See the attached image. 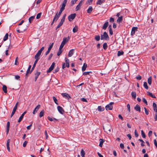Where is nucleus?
I'll use <instances>...</instances> for the list:
<instances>
[{
    "label": "nucleus",
    "instance_id": "nucleus-6",
    "mask_svg": "<svg viewBox=\"0 0 157 157\" xmlns=\"http://www.w3.org/2000/svg\"><path fill=\"white\" fill-rule=\"evenodd\" d=\"M76 16V13H73L69 15L68 17V19L69 21H71L75 18Z\"/></svg>",
    "mask_w": 157,
    "mask_h": 157
},
{
    "label": "nucleus",
    "instance_id": "nucleus-8",
    "mask_svg": "<svg viewBox=\"0 0 157 157\" xmlns=\"http://www.w3.org/2000/svg\"><path fill=\"white\" fill-rule=\"evenodd\" d=\"M41 53L39 52H38L36 55L35 56L34 58L35 59V60L38 61L39 59L40 58V56L41 54Z\"/></svg>",
    "mask_w": 157,
    "mask_h": 157
},
{
    "label": "nucleus",
    "instance_id": "nucleus-47",
    "mask_svg": "<svg viewBox=\"0 0 157 157\" xmlns=\"http://www.w3.org/2000/svg\"><path fill=\"white\" fill-rule=\"evenodd\" d=\"M138 140L139 141L141 142V146H144V141L140 139H139Z\"/></svg>",
    "mask_w": 157,
    "mask_h": 157
},
{
    "label": "nucleus",
    "instance_id": "nucleus-56",
    "mask_svg": "<svg viewBox=\"0 0 157 157\" xmlns=\"http://www.w3.org/2000/svg\"><path fill=\"white\" fill-rule=\"evenodd\" d=\"M142 101H143L145 104L146 105H147V100H146V99L144 98H142Z\"/></svg>",
    "mask_w": 157,
    "mask_h": 157
},
{
    "label": "nucleus",
    "instance_id": "nucleus-43",
    "mask_svg": "<svg viewBox=\"0 0 157 157\" xmlns=\"http://www.w3.org/2000/svg\"><path fill=\"white\" fill-rule=\"evenodd\" d=\"M144 86L146 89H148V87L147 82H144Z\"/></svg>",
    "mask_w": 157,
    "mask_h": 157
},
{
    "label": "nucleus",
    "instance_id": "nucleus-27",
    "mask_svg": "<svg viewBox=\"0 0 157 157\" xmlns=\"http://www.w3.org/2000/svg\"><path fill=\"white\" fill-rule=\"evenodd\" d=\"M93 10V8L92 6H90L87 10V12L88 13H90Z\"/></svg>",
    "mask_w": 157,
    "mask_h": 157
},
{
    "label": "nucleus",
    "instance_id": "nucleus-34",
    "mask_svg": "<svg viewBox=\"0 0 157 157\" xmlns=\"http://www.w3.org/2000/svg\"><path fill=\"white\" fill-rule=\"evenodd\" d=\"M2 89L5 93H7V87L5 85H3V86Z\"/></svg>",
    "mask_w": 157,
    "mask_h": 157
},
{
    "label": "nucleus",
    "instance_id": "nucleus-60",
    "mask_svg": "<svg viewBox=\"0 0 157 157\" xmlns=\"http://www.w3.org/2000/svg\"><path fill=\"white\" fill-rule=\"evenodd\" d=\"M153 106L154 109H155L156 108H157L156 104L155 102H153Z\"/></svg>",
    "mask_w": 157,
    "mask_h": 157
},
{
    "label": "nucleus",
    "instance_id": "nucleus-12",
    "mask_svg": "<svg viewBox=\"0 0 157 157\" xmlns=\"http://www.w3.org/2000/svg\"><path fill=\"white\" fill-rule=\"evenodd\" d=\"M67 0H64L62 2V7L61 8L62 9H65V7L66 6V5L67 4Z\"/></svg>",
    "mask_w": 157,
    "mask_h": 157
},
{
    "label": "nucleus",
    "instance_id": "nucleus-53",
    "mask_svg": "<svg viewBox=\"0 0 157 157\" xmlns=\"http://www.w3.org/2000/svg\"><path fill=\"white\" fill-rule=\"evenodd\" d=\"M59 70V68L58 67H56L55 70L53 71V73H55L58 72Z\"/></svg>",
    "mask_w": 157,
    "mask_h": 157
},
{
    "label": "nucleus",
    "instance_id": "nucleus-30",
    "mask_svg": "<svg viewBox=\"0 0 157 157\" xmlns=\"http://www.w3.org/2000/svg\"><path fill=\"white\" fill-rule=\"evenodd\" d=\"M131 95L132 98L135 99L136 97V94L135 92H132L131 93Z\"/></svg>",
    "mask_w": 157,
    "mask_h": 157
},
{
    "label": "nucleus",
    "instance_id": "nucleus-55",
    "mask_svg": "<svg viewBox=\"0 0 157 157\" xmlns=\"http://www.w3.org/2000/svg\"><path fill=\"white\" fill-rule=\"evenodd\" d=\"M144 110H145V114L147 115H148V114H149V111H148V110H147V109L145 107H144Z\"/></svg>",
    "mask_w": 157,
    "mask_h": 157
},
{
    "label": "nucleus",
    "instance_id": "nucleus-50",
    "mask_svg": "<svg viewBox=\"0 0 157 157\" xmlns=\"http://www.w3.org/2000/svg\"><path fill=\"white\" fill-rule=\"evenodd\" d=\"M53 100L54 101V102H55V103L57 104V105H58V102H57V99L56 98L54 97V96H53Z\"/></svg>",
    "mask_w": 157,
    "mask_h": 157
},
{
    "label": "nucleus",
    "instance_id": "nucleus-18",
    "mask_svg": "<svg viewBox=\"0 0 157 157\" xmlns=\"http://www.w3.org/2000/svg\"><path fill=\"white\" fill-rule=\"evenodd\" d=\"M40 72H37L35 74V81L36 82L38 76L40 75Z\"/></svg>",
    "mask_w": 157,
    "mask_h": 157
},
{
    "label": "nucleus",
    "instance_id": "nucleus-16",
    "mask_svg": "<svg viewBox=\"0 0 157 157\" xmlns=\"http://www.w3.org/2000/svg\"><path fill=\"white\" fill-rule=\"evenodd\" d=\"M64 10V9H63L60 8L59 13H58V12H57L56 14V16H57L59 18L62 12H63Z\"/></svg>",
    "mask_w": 157,
    "mask_h": 157
},
{
    "label": "nucleus",
    "instance_id": "nucleus-46",
    "mask_svg": "<svg viewBox=\"0 0 157 157\" xmlns=\"http://www.w3.org/2000/svg\"><path fill=\"white\" fill-rule=\"evenodd\" d=\"M44 110H42V111H41L39 113L40 117H42L44 116Z\"/></svg>",
    "mask_w": 157,
    "mask_h": 157
},
{
    "label": "nucleus",
    "instance_id": "nucleus-52",
    "mask_svg": "<svg viewBox=\"0 0 157 157\" xmlns=\"http://www.w3.org/2000/svg\"><path fill=\"white\" fill-rule=\"evenodd\" d=\"M141 133L142 137L143 138H145L146 137V135L143 130L141 131Z\"/></svg>",
    "mask_w": 157,
    "mask_h": 157
},
{
    "label": "nucleus",
    "instance_id": "nucleus-45",
    "mask_svg": "<svg viewBox=\"0 0 157 157\" xmlns=\"http://www.w3.org/2000/svg\"><path fill=\"white\" fill-rule=\"evenodd\" d=\"M82 5H80V4H78L77 6H76V8H75V10L76 11H77L78 10L80 9V7Z\"/></svg>",
    "mask_w": 157,
    "mask_h": 157
},
{
    "label": "nucleus",
    "instance_id": "nucleus-21",
    "mask_svg": "<svg viewBox=\"0 0 157 157\" xmlns=\"http://www.w3.org/2000/svg\"><path fill=\"white\" fill-rule=\"evenodd\" d=\"M31 67V65H29V66L28 67V68L27 70V71H26V77H27L28 74L29 73H30V71Z\"/></svg>",
    "mask_w": 157,
    "mask_h": 157
},
{
    "label": "nucleus",
    "instance_id": "nucleus-63",
    "mask_svg": "<svg viewBox=\"0 0 157 157\" xmlns=\"http://www.w3.org/2000/svg\"><path fill=\"white\" fill-rule=\"evenodd\" d=\"M136 78L138 80H140L141 79V77L140 75H138L136 77Z\"/></svg>",
    "mask_w": 157,
    "mask_h": 157
},
{
    "label": "nucleus",
    "instance_id": "nucleus-38",
    "mask_svg": "<svg viewBox=\"0 0 157 157\" xmlns=\"http://www.w3.org/2000/svg\"><path fill=\"white\" fill-rule=\"evenodd\" d=\"M124 52L122 51H118L117 52V56H119L122 55L124 54Z\"/></svg>",
    "mask_w": 157,
    "mask_h": 157
},
{
    "label": "nucleus",
    "instance_id": "nucleus-15",
    "mask_svg": "<svg viewBox=\"0 0 157 157\" xmlns=\"http://www.w3.org/2000/svg\"><path fill=\"white\" fill-rule=\"evenodd\" d=\"M134 109L136 111L140 112L141 108L140 106L139 105H136L134 107Z\"/></svg>",
    "mask_w": 157,
    "mask_h": 157
},
{
    "label": "nucleus",
    "instance_id": "nucleus-61",
    "mask_svg": "<svg viewBox=\"0 0 157 157\" xmlns=\"http://www.w3.org/2000/svg\"><path fill=\"white\" fill-rule=\"evenodd\" d=\"M134 133L136 137H137L138 136V134L136 130H135Z\"/></svg>",
    "mask_w": 157,
    "mask_h": 157
},
{
    "label": "nucleus",
    "instance_id": "nucleus-9",
    "mask_svg": "<svg viewBox=\"0 0 157 157\" xmlns=\"http://www.w3.org/2000/svg\"><path fill=\"white\" fill-rule=\"evenodd\" d=\"M138 27H134L132 28L131 35L133 36L135 33V32L137 31Z\"/></svg>",
    "mask_w": 157,
    "mask_h": 157
},
{
    "label": "nucleus",
    "instance_id": "nucleus-2",
    "mask_svg": "<svg viewBox=\"0 0 157 157\" xmlns=\"http://www.w3.org/2000/svg\"><path fill=\"white\" fill-rule=\"evenodd\" d=\"M66 15V14H64L63 15V17L61 19V20L60 22H59V24L58 25L57 27L56 28V30L57 32H58L59 30V29L58 30V29L59 28H60L62 25L63 22H64Z\"/></svg>",
    "mask_w": 157,
    "mask_h": 157
},
{
    "label": "nucleus",
    "instance_id": "nucleus-26",
    "mask_svg": "<svg viewBox=\"0 0 157 157\" xmlns=\"http://www.w3.org/2000/svg\"><path fill=\"white\" fill-rule=\"evenodd\" d=\"M38 61H36L35 60L34 62V63L33 64V67L31 69V70L30 71V74L31 72L33 71L34 70L36 65V63H37Z\"/></svg>",
    "mask_w": 157,
    "mask_h": 157
},
{
    "label": "nucleus",
    "instance_id": "nucleus-37",
    "mask_svg": "<svg viewBox=\"0 0 157 157\" xmlns=\"http://www.w3.org/2000/svg\"><path fill=\"white\" fill-rule=\"evenodd\" d=\"M8 38V34L7 33L6 34L5 36L4 37L3 40L4 41H5L7 40Z\"/></svg>",
    "mask_w": 157,
    "mask_h": 157
},
{
    "label": "nucleus",
    "instance_id": "nucleus-51",
    "mask_svg": "<svg viewBox=\"0 0 157 157\" xmlns=\"http://www.w3.org/2000/svg\"><path fill=\"white\" fill-rule=\"evenodd\" d=\"M9 49H10V47L9 46L8 47L7 49L6 50V51H5V55L6 56H7L9 55L8 52H9Z\"/></svg>",
    "mask_w": 157,
    "mask_h": 157
},
{
    "label": "nucleus",
    "instance_id": "nucleus-32",
    "mask_svg": "<svg viewBox=\"0 0 157 157\" xmlns=\"http://www.w3.org/2000/svg\"><path fill=\"white\" fill-rule=\"evenodd\" d=\"M62 48H59V50L57 53V55L58 56H60L63 52V50H62Z\"/></svg>",
    "mask_w": 157,
    "mask_h": 157
},
{
    "label": "nucleus",
    "instance_id": "nucleus-35",
    "mask_svg": "<svg viewBox=\"0 0 157 157\" xmlns=\"http://www.w3.org/2000/svg\"><path fill=\"white\" fill-rule=\"evenodd\" d=\"M81 155L82 157H85V152L84 150L82 149L81 151Z\"/></svg>",
    "mask_w": 157,
    "mask_h": 157
},
{
    "label": "nucleus",
    "instance_id": "nucleus-33",
    "mask_svg": "<svg viewBox=\"0 0 157 157\" xmlns=\"http://www.w3.org/2000/svg\"><path fill=\"white\" fill-rule=\"evenodd\" d=\"M98 110L99 111H103L104 110V107H102L101 106H98Z\"/></svg>",
    "mask_w": 157,
    "mask_h": 157
},
{
    "label": "nucleus",
    "instance_id": "nucleus-54",
    "mask_svg": "<svg viewBox=\"0 0 157 157\" xmlns=\"http://www.w3.org/2000/svg\"><path fill=\"white\" fill-rule=\"evenodd\" d=\"M41 14H42L41 13H38L37 15V16L36 17V18L37 19H38L40 18V17Z\"/></svg>",
    "mask_w": 157,
    "mask_h": 157
},
{
    "label": "nucleus",
    "instance_id": "nucleus-36",
    "mask_svg": "<svg viewBox=\"0 0 157 157\" xmlns=\"http://www.w3.org/2000/svg\"><path fill=\"white\" fill-rule=\"evenodd\" d=\"M35 16H31L29 18V20L30 23H31L34 19Z\"/></svg>",
    "mask_w": 157,
    "mask_h": 157
},
{
    "label": "nucleus",
    "instance_id": "nucleus-41",
    "mask_svg": "<svg viewBox=\"0 0 157 157\" xmlns=\"http://www.w3.org/2000/svg\"><path fill=\"white\" fill-rule=\"evenodd\" d=\"M20 28L21 29V31H20V30H19V29H18V30H17V32L18 33H22L23 32L25 31L26 30V29H22L21 28V27H20Z\"/></svg>",
    "mask_w": 157,
    "mask_h": 157
},
{
    "label": "nucleus",
    "instance_id": "nucleus-13",
    "mask_svg": "<svg viewBox=\"0 0 157 157\" xmlns=\"http://www.w3.org/2000/svg\"><path fill=\"white\" fill-rule=\"evenodd\" d=\"M40 107V105H38L35 108L34 110H33V114H35L39 108Z\"/></svg>",
    "mask_w": 157,
    "mask_h": 157
},
{
    "label": "nucleus",
    "instance_id": "nucleus-3",
    "mask_svg": "<svg viewBox=\"0 0 157 157\" xmlns=\"http://www.w3.org/2000/svg\"><path fill=\"white\" fill-rule=\"evenodd\" d=\"M69 39V37L67 38H63L62 42L59 47L60 48H62L64 45L68 41Z\"/></svg>",
    "mask_w": 157,
    "mask_h": 157
},
{
    "label": "nucleus",
    "instance_id": "nucleus-20",
    "mask_svg": "<svg viewBox=\"0 0 157 157\" xmlns=\"http://www.w3.org/2000/svg\"><path fill=\"white\" fill-rule=\"evenodd\" d=\"M108 21H106V22H105V24H104L103 27H102V29H104V30H105L107 27H108Z\"/></svg>",
    "mask_w": 157,
    "mask_h": 157
},
{
    "label": "nucleus",
    "instance_id": "nucleus-29",
    "mask_svg": "<svg viewBox=\"0 0 157 157\" xmlns=\"http://www.w3.org/2000/svg\"><path fill=\"white\" fill-rule=\"evenodd\" d=\"M78 30V26L77 25H75L73 29V32L74 33H75L77 32Z\"/></svg>",
    "mask_w": 157,
    "mask_h": 157
},
{
    "label": "nucleus",
    "instance_id": "nucleus-57",
    "mask_svg": "<svg viewBox=\"0 0 157 157\" xmlns=\"http://www.w3.org/2000/svg\"><path fill=\"white\" fill-rule=\"evenodd\" d=\"M76 1H77L75 0H72L71 1V5L72 6H73L75 3H76Z\"/></svg>",
    "mask_w": 157,
    "mask_h": 157
},
{
    "label": "nucleus",
    "instance_id": "nucleus-40",
    "mask_svg": "<svg viewBox=\"0 0 157 157\" xmlns=\"http://www.w3.org/2000/svg\"><path fill=\"white\" fill-rule=\"evenodd\" d=\"M109 34L111 35H113V32L112 29L111 28V26L110 25L109 26Z\"/></svg>",
    "mask_w": 157,
    "mask_h": 157
},
{
    "label": "nucleus",
    "instance_id": "nucleus-7",
    "mask_svg": "<svg viewBox=\"0 0 157 157\" xmlns=\"http://www.w3.org/2000/svg\"><path fill=\"white\" fill-rule=\"evenodd\" d=\"M55 65V63L53 62L50 67L48 69L47 71V73H49L51 72L54 69Z\"/></svg>",
    "mask_w": 157,
    "mask_h": 157
},
{
    "label": "nucleus",
    "instance_id": "nucleus-5",
    "mask_svg": "<svg viewBox=\"0 0 157 157\" xmlns=\"http://www.w3.org/2000/svg\"><path fill=\"white\" fill-rule=\"evenodd\" d=\"M114 104V102H111L109 104L106 105L105 106V109L107 110H111L113 108V105Z\"/></svg>",
    "mask_w": 157,
    "mask_h": 157
},
{
    "label": "nucleus",
    "instance_id": "nucleus-14",
    "mask_svg": "<svg viewBox=\"0 0 157 157\" xmlns=\"http://www.w3.org/2000/svg\"><path fill=\"white\" fill-rule=\"evenodd\" d=\"M26 113V111H25L21 115L19 118V119L18 121V122L19 123L21 121V120H22L23 118L24 115Z\"/></svg>",
    "mask_w": 157,
    "mask_h": 157
},
{
    "label": "nucleus",
    "instance_id": "nucleus-31",
    "mask_svg": "<svg viewBox=\"0 0 157 157\" xmlns=\"http://www.w3.org/2000/svg\"><path fill=\"white\" fill-rule=\"evenodd\" d=\"M147 82L148 84L149 85H151V84L152 82V78L151 76H150L148 78L147 80Z\"/></svg>",
    "mask_w": 157,
    "mask_h": 157
},
{
    "label": "nucleus",
    "instance_id": "nucleus-25",
    "mask_svg": "<svg viewBox=\"0 0 157 157\" xmlns=\"http://www.w3.org/2000/svg\"><path fill=\"white\" fill-rule=\"evenodd\" d=\"M100 143L99 144V146L100 147H101L102 146L103 143L104 142V140L102 139H99Z\"/></svg>",
    "mask_w": 157,
    "mask_h": 157
},
{
    "label": "nucleus",
    "instance_id": "nucleus-44",
    "mask_svg": "<svg viewBox=\"0 0 157 157\" xmlns=\"http://www.w3.org/2000/svg\"><path fill=\"white\" fill-rule=\"evenodd\" d=\"M100 39V37L99 35H96L95 36V39L97 41H99Z\"/></svg>",
    "mask_w": 157,
    "mask_h": 157
},
{
    "label": "nucleus",
    "instance_id": "nucleus-48",
    "mask_svg": "<svg viewBox=\"0 0 157 157\" xmlns=\"http://www.w3.org/2000/svg\"><path fill=\"white\" fill-rule=\"evenodd\" d=\"M59 18V17H58L57 16H56V15H55L54 17V18L53 20H52V21H54V22L56 21H57V20Z\"/></svg>",
    "mask_w": 157,
    "mask_h": 157
},
{
    "label": "nucleus",
    "instance_id": "nucleus-23",
    "mask_svg": "<svg viewBox=\"0 0 157 157\" xmlns=\"http://www.w3.org/2000/svg\"><path fill=\"white\" fill-rule=\"evenodd\" d=\"M105 2V0H98L96 2V4L101 5Z\"/></svg>",
    "mask_w": 157,
    "mask_h": 157
},
{
    "label": "nucleus",
    "instance_id": "nucleus-58",
    "mask_svg": "<svg viewBox=\"0 0 157 157\" xmlns=\"http://www.w3.org/2000/svg\"><path fill=\"white\" fill-rule=\"evenodd\" d=\"M91 72H84L83 73V74L84 75H89L90 73H91Z\"/></svg>",
    "mask_w": 157,
    "mask_h": 157
},
{
    "label": "nucleus",
    "instance_id": "nucleus-22",
    "mask_svg": "<svg viewBox=\"0 0 157 157\" xmlns=\"http://www.w3.org/2000/svg\"><path fill=\"white\" fill-rule=\"evenodd\" d=\"M48 119L50 121H58V120L56 119L55 118H52L50 117H48Z\"/></svg>",
    "mask_w": 157,
    "mask_h": 157
},
{
    "label": "nucleus",
    "instance_id": "nucleus-10",
    "mask_svg": "<svg viewBox=\"0 0 157 157\" xmlns=\"http://www.w3.org/2000/svg\"><path fill=\"white\" fill-rule=\"evenodd\" d=\"M57 108L59 112L61 114H63L64 112V111L63 108L60 106H58Z\"/></svg>",
    "mask_w": 157,
    "mask_h": 157
},
{
    "label": "nucleus",
    "instance_id": "nucleus-59",
    "mask_svg": "<svg viewBox=\"0 0 157 157\" xmlns=\"http://www.w3.org/2000/svg\"><path fill=\"white\" fill-rule=\"evenodd\" d=\"M28 142L26 141H25L23 143V146L24 147H25L26 146Z\"/></svg>",
    "mask_w": 157,
    "mask_h": 157
},
{
    "label": "nucleus",
    "instance_id": "nucleus-1",
    "mask_svg": "<svg viewBox=\"0 0 157 157\" xmlns=\"http://www.w3.org/2000/svg\"><path fill=\"white\" fill-rule=\"evenodd\" d=\"M103 128L104 131L107 134H109L111 132V127L109 124L105 125V126H103Z\"/></svg>",
    "mask_w": 157,
    "mask_h": 157
},
{
    "label": "nucleus",
    "instance_id": "nucleus-28",
    "mask_svg": "<svg viewBox=\"0 0 157 157\" xmlns=\"http://www.w3.org/2000/svg\"><path fill=\"white\" fill-rule=\"evenodd\" d=\"M147 93L148 95L150 96L152 98H156L155 96V95H153L151 93H150V92H149V91H147Z\"/></svg>",
    "mask_w": 157,
    "mask_h": 157
},
{
    "label": "nucleus",
    "instance_id": "nucleus-42",
    "mask_svg": "<svg viewBox=\"0 0 157 157\" xmlns=\"http://www.w3.org/2000/svg\"><path fill=\"white\" fill-rule=\"evenodd\" d=\"M103 49L105 50H106L108 46L106 43H105L103 44Z\"/></svg>",
    "mask_w": 157,
    "mask_h": 157
},
{
    "label": "nucleus",
    "instance_id": "nucleus-62",
    "mask_svg": "<svg viewBox=\"0 0 157 157\" xmlns=\"http://www.w3.org/2000/svg\"><path fill=\"white\" fill-rule=\"evenodd\" d=\"M65 62L66 63H69V60L67 58H65Z\"/></svg>",
    "mask_w": 157,
    "mask_h": 157
},
{
    "label": "nucleus",
    "instance_id": "nucleus-19",
    "mask_svg": "<svg viewBox=\"0 0 157 157\" xmlns=\"http://www.w3.org/2000/svg\"><path fill=\"white\" fill-rule=\"evenodd\" d=\"M74 49H71L69 52L68 56L69 57H71L74 54Z\"/></svg>",
    "mask_w": 157,
    "mask_h": 157
},
{
    "label": "nucleus",
    "instance_id": "nucleus-17",
    "mask_svg": "<svg viewBox=\"0 0 157 157\" xmlns=\"http://www.w3.org/2000/svg\"><path fill=\"white\" fill-rule=\"evenodd\" d=\"M10 122L9 121H8L7 122V125H6V134H7L9 132V129H10Z\"/></svg>",
    "mask_w": 157,
    "mask_h": 157
},
{
    "label": "nucleus",
    "instance_id": "nucleus-49",
    "mask_svg": "<svg viewBox=\"0 0 157 157\" xmlns=\"http://www.w3.org/2000/svg\"><path fill=\"white\" fill-rule=\"evenodd\" d=\"M16 110H17L16 109L13 108V111L11 113V116H10L11 117H12V116L15 113Z\"/></svg>",
    "mask_w": 157,
    "mask_h": 157
},
{
    "label": "nucleus",
    "instance_id": "nucleus-24",
    "mask_svg": "<svg viewBox=\"0 0 157 157\" xmlns=\"http://www.w3.org/2000/svg\"><path fill=\"white\" fill-rule=\"evenodd\" d=\"M87 67V64L86 63H84L83 64V66L82 67V71H84Z\"/></svg>",
    "mask_w": 157,
    "mask_h": 157
},
{
    "label": "nucleus",
    "instance_id": "nucleus-64",
    "mask_svg": "<svg viewBox=\"0 0 157 157\" xmlns=\"http://www.w3.org/2000/svg\"><path fill=\"white\" fill-rule=\"evenodd\" d=\"M154 143L155 146H156V148H157V142L156 139H154Z\"/></svg>",
    "mask_w": 157,
    "mask_h": 157
},
{
    "label": "nucleus",
    "instance_id": "nucleus-39",
    "mask_svg": "<svg viewBox=\"0 0 157 157\" xmlns=\"http://www.w3.org/2000/svg\"><path fill=\"white\" fill-rule=\"evenodd\" d=\"M123 17L122 16L119 17L117 19V21L118 22L120 23L122 21Z\"/></svg>",
    "mask_w": 157,
    "mask_h": 157
},
{
    "label": "nucleus",
    "instance_id": "nucleus-11",
    "mask_svg": "<svg viewBox=\"0 0 157 157\" xmlns=\"http://www.w3.org/2000/svg\"><path fill=\"white\" fill-rule=\"evenodd\" d=\"M61 95L63 98H65L67 99H68L69 98H71V97L67 93H62Z\"/></svg>",
    "mask_w": 157,
    "mask_h": 157
},
{
    "label": "nucleus",
    "instance_id": "nucleus-4",
    "mask_svg": "<svg viewBox=\"0 0 157 157\" xmlns=\"http://www.w3.org/2000/svg\"><path fill=\"white\" fill-rule=\"evenodd\" d=\"M101 40H109V36L106 32H105L103 33V35H101Z\"/></svg>",
    "mask_w": 157,
    "mask_h": 157
}]
</instances>
